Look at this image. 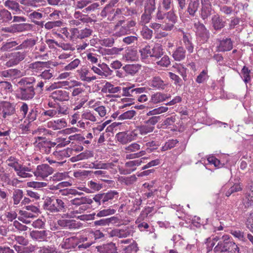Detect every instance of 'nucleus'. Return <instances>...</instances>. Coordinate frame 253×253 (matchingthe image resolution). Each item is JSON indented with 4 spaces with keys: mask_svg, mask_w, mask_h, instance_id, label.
Segmentation results:
<instances>
[{
    "mask_svg": "<svg viewBox=\"0 0 253 253\" xmlns=\"http://www.w3.org/2000/svg\"><path fill=\"white\" fill-rule=\"evenodd\" d=\"M36 43V41L33 39H27L20 44L18 41L7 40L6 42H2V46L0 48V51L1 52H9L13 50H19L31 48Z\"/></svg>",
    "mask_w": 253,
    "mask_h": 253,
    "instance_id": "1",
    "label": "nucleus"
},
{
    "mask_svg": "<svg viewBox=\"0 0 253 253\" xmlns=\"http://www.w3.org/2000/svg\"><path fill=\"white\" fill-rule=\"evenodd\" d=\"M43 209L51 212L66 211L67 206L63 201L55 197L46 198L43 205Z\"/></svg>",
    "mask_w": 253,
    "mask_h": 253,
    "instance_id": "2",
    "label": "nucleus"
},
{
    "mask_svg": "<svg viewBox=\"0 0 253 253\" xmlns=\"http://www.w3.org/2000/svg\"><path fill=\"white\" fill-rule=\"evenodd\" d=\"M213 251L215 253L228 252L231 253H240V249L238 246L229 240L228 235L223 236L222 240L220 241L214 247Z\"/></svg>",
    "mask_w": 253,
    "mask_h": 253,
    "instance_id": "3",
    "label": "nucleus"
},
{
    "mask_svg": "<svg viewBox=\"0 0 253 253\" xmlns=\"http://www.w3.org/2000/svg\"><path fill=\"white\" fill-rule=\"evenodd\" d=\"M139 52L142 59H147L148 57L159 59L163 55V48L159 44H156L153 47L147 45L142 48Z\"/></svg>",
    "mask_w": 253,
    "mask_h": 253,
    "instance_id": "4",
    "label": "nucleus"
},
{
    "mask_svg": "<svg viewBox=\"0 0 253 253\" xmlns=\"http://www.w3.org/2000/svg\"><path fill=\"white\" fill-rule=\"evenodd\" d=\"M118 196V193L115 191H110L107 193H100L95 195L93 199L99 205H108L109 201L113 200L115 196Z\"/></svg>",
    "mask_w": 253,
    "mask_h": 253,
    "instance_id": "5",
    "label": "nucleus"
},
{
    "mask_svg": "<svg viewBox=\"0 0 253 253\" xmlns=\"http://www.w3.org/2000/svg\"><path fill=\"white\" fill-rule=\"evenodd\" d=\"M35 95L34 86H19L17 90L16 97L22 100H29Z\"/></svg>",
    "mask_w": 253,
    "mask_h": 253,
    "instance_id": "6",
    "label": "nucleus"
},
{
    "mask_svg": "<svg viewBox=\"0 0 253 253\" xmlns=\"http://www.w3.org/2000/svg\"><path fill=\"white\" fill-rule=\"evenodd\" d=\"M27 55L26 51H16L9 54V60L7 61L5 65L7 67H10L18 65L21 61L24 60Z\"/></svg>",
    "mask_w": 253,
    "mask_h": 253,
    "instance_id": "7",
    "label": "nucleus"
},
{
    "mask_svg": "<svg viewBox=\"0 0 253 253\" xmlns=\"http://www.w3.org/2000/svg\"><path fill=\"white\" fill-rule=\"evenodd\" d=\"M70 32L71 37L82 40L90 37L93 33V30L89 27H85L83 29L72 28Z\"/></svg>",
    "mask_w": 253,
    "mask_h": 253,
    "instance_id": "8",
    "label": "nucleus"
},
{
    "mask_svg": "<svg viewBox=\"0 0 253 253\" xmlns=\"http://www.w3.org/2000/svg\"><path fill=\"white\" fill-rule=\"evenodd\" d=\"M53 172V169L47 164H42L37 166L36 170L33 173L37 177L42 178L47 177Z\"/></svg>",
    "mask_w": 253,
    "mask_h": 253,
    "instance_id": "9",
    "label": "nucleus"
},
{
    "mask_svg": "<svg viewBox=\"0 0 253 253\" xmlns=\"http://www.w3.org/2000/svg\"><path fill=\"white\" fill-rule=\"evenodd\" d=\"M145 87L134 88V86H129L123 88L122 95L126 96L132 97L130 100H134L137 95L144 91Z\"/></svg>",
    "mask_w": 253,
    "mask_h": 253,
    "instance_id": "10",
    "label": "nucleus"
},
{
    "mask_svg": "<svg viewBox=\"0 0 253 253\" xmlns=\"http://www.w3.org/2000/svg\"><path fill=\"white\" fill-rule=\"evenodd\" d=\"M0 106L2 107V117L6 118L7 116H12L15 112V106L9 102L1 101Z\"/></svg>",
    "mask_w": 253,
    "mask_h": 253,
    "instance_id": "11",
    "label": "nucleus"
},
{
    "mask_svg": "<svg viewBox=\"0 0 253 253\" xmlns=\"http://www.w3.org/2000/svg\"><path fill=\"white\" fill-rule=\"evenodd\" d=\"M211 23L212 28L216 31H220L226 25V22L218 14L211 17Z\"/></svg>",
    "mask_w": 253,
    "mask_h": 253,
    "instance_id": "12",
    "label": "nucleus"
},
{
    "mask_svg": "<svg viewBox=\"0 0 253 253\" xmlns=\"http://www.w3.org/2000/svg\"><path fill=\"white\" fill-rule=\"evenodd\" d=\"M54 101H64L69 99V92L65 89H57L50 96Z\"/></svg>",
    "mask_w": 253,
    "mask_h": 253,
    "instance_id": "13",
    "label": "nucleus"
},
{
    "mask_svg": "<svg viewBox=\"0 0 253 253\" xmlns=\"http://www.w3.org/2000/svg\"><path fill=\"white\" fill-rule=\"evenodd\" d=\"M30 236L34 240L39 242L47 241V232L46 230H33Z\"/></svg>",
    "mask_w": 253,
    "mask_h": 253,
    "instance_id": "14",
    "label": "nucleus"
},
{
    "mask_svg": "<svg viewBox=\"0 0 253 253\" xmlns=\"http://www.w3.org/2000/svg\"><path fill=\"white\" fill-rule=\"evenodd\" d=\"M194 28L196 29V34L199 36L204 39L209 38V31L203 23L198 21L194 23Z\"/></svg>",
    "mask_w": 253,
    "mask_h": 253,
    "instance_id": "15",
    "label": "nucleus"
},
{
    "mask_svg": "<svg viewBox=\"0 0 253 253\" xmlns=\"http://www.w3.org/2000/svg\"><path fill=\"white\" fill-rule=\"evenodd\" d=\"M96 249L100 253H117V248L112 242L98 246Z\"/></svg>",
    "mask_w": 253,
    "mask_h": 253,
    "instance_id": "16",
    "label": "nucleus"
},
{
    "mask_svg": "<svg viewBox=\"0 0 253 253\" xmlns=\"http://www.w3.org/2000/svg\"><path fill=\"white\" fill-rule=\"evenodd\" d=\"M136 134L131 132L129 133L125 132H119L116 135L117 140L123 144H126L133 140Z\"/></svg>",
    "mask_w": 253,
    "mask_h": 253,
    "instance_id": "17",
    "label": "nucleus"
},
{
    "mask_svg": "<svg viewBox=\"0 0 253 253\" xmlns=\"http://www.w3.org/2000/svg\"><path fill=\"white\" fill-rule=\"evenodd\" d=\"M78 73H79L81 79L83 81L90 82L96 79L95 76H90V72L85 67H83L78 70Z\"/></svg>",
    "mask_w": 253,
    "mask_h": 253,
    "instance_id": "18",
    "label": "nucleus"
},
{
    "mask_svg": "<svg viewBox=\"0 0 253 253\" xmlns=\"http://www.w3.org/2000/svg\"><path fill=\"white\" fill-rule=\"evenodd\" d=\"M183 34L182 41L188 52L191 53L194 50V44L192 42V38L189 34L181 31Z\"/></svg>",
    "mask_w": 253,
    "mask_h": 253,
    "instance_id": "19",
    "label": "nucleus"
},
{
    "mask_svg": "<svg viewBox=\"0 0 253 253\" xmlns=\"http://www.w3.org/2000/svg\"><path fill=\"white\" fill-rule=\"evenodd\" d=\"M170 97V95L169 94L168 95L161 92H157L151 95L150 101L153 103L157 104L163 102Z\"/></svg>",
    "mask_w": 253,
    "mask_h": 253,
    "instance_id": "20",
    "label": "nucleus"
},
{
    "mask_svg": "<svg viewBox=\"0 0 253 253\" xmlns=\"http://www.w3.org/2000/svg\"><path fill=\"white\" fill-rule=\"evenodd\" d=\"M78 245V240L74 237L66 239L64 243L61 245L62 248L65 249H75Z\"/></svg>",
    "mask_w": 253,
    "mask_h": 253,
    "instance_id": "21",
    "label": "nucleus"
},
{
    "mask_svg": "<svg viewBox=\"0 0 253 253\" xmlns=\"http://www.w3.org/2000/svg\"><path fill=\"white\" fill-rule=\"evenodd\" d=\"M218 48L220 51H226L231 50L233 48V43L231 39L226 38L221 40Z\"/></svg>",
    "mask_w": 253,
    "mask_h": 253,
    "instance_id": "22",
    "label": "nucleus"
},
{
    "mask_svg": "<svg viewBox=\"0 0 253 253\" xmlns=\"http://www.w3.org/2000/svg\"><path fill=\"white\" fill-rule=\"evenodd\" d=\"M118 217L112 216L109 218H103L99 220H96L94 222V225L95 226H107L109 225L110 223H116L118 222Z\"/></svg>",
    "mask_w": 253,
    "mask_h": 253,
    "instance_id": "23",
    "label": "nucleus"
},
{
    "mask_svg": "<svg viewBox=\"0 0 253 253\" xmlns=\"http://www.w3.org/2000/svg\"><path fill=\"white\" fill-rule=\"evenodd\" d=\"M199 0H189L187 11L191 16H194L199 7Z\"/></svg>",
    "mask_w": 253,
    "mask_h": 253,
    "instance_id": "24",
    "label": "nucleus"
},
{
    "mask_svg": "<svg viewBox=\"0 0 253 253\" xmlns=\"http://www.w3.org/2000/svg\"><path fill=\"white\" fill-rule=\"evenodd\" d=\"M150 84L151 86L158 89H164L167 86V84L159 77H153Z\"/></svg>",
    "mask_w": 253,
    "mask_h": 253,
    "instance_id": "25",
    "label": "nucleus"
},
{
    "mask_svg": "<svg viewBox=\"0 0 253 253\" xmlns=\"http://www.w3.org/2000/svg\"><path fill=\"white\" fill-rule=\"evenodd\" d=\"M250 190L247 192L245 198L243 199V203L245 207L253 206V184L250 185Z\"/></svg>",
    "mask_w": 253,
    "mask_h": 253,
    "instance_id": "26",
    "label": "nucleus"
},
{
    "mask_svg": "<svg viewBox=\"0 0 253 253\" xmlns=\"http://www.w3.org/2000/svg\"><path fill=\"white\" fill-rule=\"evenodd\" d=\"M71 203L75 206H79L85 204H91L92 200L87 197H80V198H74L70 201Z\"/></svg>",
    "mask_w": 253,
    "mask_h": 253,
    "instance_id": "27",
    "label": "nucleus"
},
{
    "mask_svg": "<svg viewBox=\"0 0 253 253\" xmlns=\"http://www.w3.org/2000/svg\"><path fill=\"white\" fill-rule=\"evenodd\" d=\"M48 63L46 62L36 61L29 65V69L34 72H38L42 71L44 67L47 66Z\"/></svg>",
    "mask_w": 253,
    "mask_h": 253,
    "instance_id": "28",
    "label": "nucleus"
},
{
    "mask_svg": "<svg viewBox=\"0 0 253 253\" xmlns=\"http://www.w3.org/2000/svg\"><path fill=\"white\" fill-rule=\"evenodd\" d=\"M186 51L182 46H178L173 52L172 56L175 60L181 61L185 57Z\"/></svg>",
    "mask_w": 253,
    "mask_h": 253,
    "instance_id": "29",
    "label": "nucleus"
},
{
    "mask_svg": "<svg viewBox=\"0 0 253 253\" xmlns=\"http://www.w3.org/2000/svg\"><path fill=\"white\" fill-rule=\"evenodd\" d=\"M12 19L11 13L7 9L0 10V23H9Z\"/></svg>",
    "mask_w": 253,
    "mask_h": 253,
    "instance_id": "30",
    "label": "nucleus"
},
{
    "mask_svg": "<svg viewBox=\"0 0 253 253\" xmlns=\"http://www.w3.org/2000/svg\"><path fill=\"white\" fill-rule=\"evenodd\" d=\"M30 172L33 173L32 169L22 165L21 169L16 173L17 175L22 178H30L33 176V174Z\"/></svg>",
    "mask_w": 253,
    "mask_h": 253,
    "instance_id": "31",
    "label": "nucleus"
},
{
    "mask_svg": "<svg viewBox=\"0 0 253 253\" xmlns=\"http://www.w3.org/2000/svg\"><path fill=\"white\" fill-rule=\"evenodd\" d=\"M124 59L127 61H135L137 59V52L134 49H128L126 50L123 56Z\"/></svg>",
    "mask_w": 253,
    "mask_h": 253,
    "instance_id": "32",
    "label": "nucleus"
},
{
    "mask_svg": "<svg viewBox=\"0 0 253 253\" xmlns=\"http://www.w3.org/2000/svg\"><path fill=\"white\" fill-rule=\"evenodd\" d=\"M137 129L141 135H145L153 132L155 129V126H151L147 124L144 123V125L138 126Z\"/></svg>",
    "mask_w": 253,
    "mask_h": 253,
    "instance_id": "33",
    "label": "nucleus"
},
{
    "mask_svg": "<svg viewBox=\"0 0 253 253\" xmlns=\"http://www.w3.org/2000/svg\"><path fill=\"white\" fill-rule=\"evenodd\" d=\"M4 5L8 8L15 11H20L19 4L14 0H7L4 2Z\"/></svg>",
    "mask_w": 253,
    "mask_h": 253,
    "instance_id": "34",
    "label": "nucleus"
},
{
    "mask_svg": "<svg viewBox=\"0 0 253 253\" xmlns=\"http://www.w3.org/2000/svg\"><path fill=\"white\" fill-rule=\"evenodd\" d=\"M63 24L61 20L48 21L45 23L44 28L47 30H50L56 27H61L63 25Z\"/></svg>",
    "mask_w": 253,
    "mask_h": 253,
    "instance_id": "35",
    "label": "nucleus"
},
{
    "mask_svg": "<svg viewBox=\"0 0 253 253\" xmlns=\"http://www.w3.org/2000/svg\"><path fill=\"white\" fill-rule=\"evenodd\" d=\"M140 69V66L138 64H128L123 67L125 72L130 75H134L137 73Z\"/></svg>",
    "mask_w": 253,
    "mask_h": 253,
    "instance_id": "36",
    "label": "nucleus"
},
{
    "mask_svg": "<svg viewBox=\"0 0 253 253\" xmlns=\"http://www.w3.org/2000/svg\"><path fill=\"white\" fill-rule=\"evenodd\" d=\"M75 222L74 220L59 219L58 221V224L61 227L72 228L75 226Z\"/></svg>",
    "mask_w": 253,
    "mask_h": 253,
    "instance_id": "37",
    "label": "nucleus"
},
{
    "mask_svg": "<svg viewBox=\"0 0 253 253\" xmlns=\"http://www.w3.org/2000/svg\"><path fill=\"white\" fill-rule=\"evenodd\" d=\"M126 153H136L140 149V145L137 143H132L124 148Z\"/></svg>",
    "mask_w": 253,
    "mask_h": 253,
    "instance_id": "38",
    "label": "nucleus"
},
{
    "mask_svg": "<svg viewBox=\"0 0 253 253\" xmlns=\"http://www.w3.org/2000/svg\"><path fill=\"white\" fill-rule=\"evenodd\" d=\"M155 0H147L145 4L144 11L152 13L156 9Z\"/></svg>",
    "mask_w": 253,
    "mask_h": 253,
    "instance_id": "39",
    "label": "nucleus"
},
{
    "mask_svg": "<svg viewBox=\"0 0 253 253\" xmlns=\"http://www.w3.org/2000/svg\"><path fill=\"white\" fill-rule=\"evenodd\" d=\"M23 197V191L21 189H16L13 193V204L18 205Z\"/></svg>",
    "mask_w": 253,
    "mask_h": 253,
    "instance_id": "40",
    "label": "nucleus"
},
{
    "mask_svg": "<svg viewBox=\"0 0 253 253\" xmlns=\"http://www.w3.org/2000/svg\"><path fill=\"white\" fill-rule=\"evenodd\" d=\"M98 66L101 69L102 72H103L102 76L107 77L112 74L113 71L110 69L107 64L105 63L98 64Z\"/></svg>",
    "mask_w": 253,
    "mask_h": 253,
    "instance_id": "41",
    "label": "nucleus"
},
{
    "mask_svg": "<svg viewBox=\"0 0 253 253\" xmlns=\"http://www.w3.org/2000/svg\"><path fill=\"white\" fill-rule=\"evenodd\" d=\"M40 253H60L55 248L52 246H43L40 247L39 250Z\"/></svg>",
    "mask_w": 253,
    "mask_h": 253,
    "instance_id": "42",
    "label": "nucleus"
},
{
    "mask_svg": "<svg viewBox=\"0 0 253 253\" xmlns=\"http://www.w3.org/2000/svg\"><path fill=\"white\" fill-rule=\"evenodd\" d=\"M211 14V7H202L201 17L204 20L207 19Z\"/></svg>",
    "mask_w": 253,
    "mask_h": 253,
    "instance_id": "43",
    "label": "nucleus"
},
{
    "mask_svg": "<svg viewBox=\"0 0 253 253\" xmlns=\"http://www.w3.org/2000/svg\"><path fill=\"white\" fill-rule=\"evenodd\" d=\"M156 60V63L162 67H168L170 63L169 58L167 55L163 56L160 60Z\"/></svg>",
    "mask_w": 253,
    "mask_h": 253,
    "instance_id": "44",
    "label": "nucleus"
},
{
    "mask_svg": "<svg viewBox=\"0 0 253 253\" xmlns=\"http://www.w3.org/2000/svg\"><path fill=\"white\" fill-rule=\"evenodd\" d=\"M141 35L144 39L150 40L152 38L153 35V31L147 27H143L141 31Z\"/></svg>",
    "mask_w": 253,
    "mask_h": 253,
    "instance_id": "45",
    "label": "nucleus"
},
{
    "mask_svg": "<svg viewBox=\"0 0 253 253\" xmlns=\"http://www.w3.org/2000/svg\"><path fill=\"white\" fill-rule=\"evenodd\" d=\"M161 119V116H155L150 117L148 119L145 120L144 123L147 124L151 126H155V125Z\"/></svg>",
    "mask_w": 253,
    "mask_h": 253,
    "instance_id": "46",
    "label": "nucleus"
},
{
    "mask_svg": "<svg viewBox=\"0 0 253 253\" xmlns=\"http://www.w3.org/2000/svg\"><path fill=\"white\" fill-rule=\"evenodd\" d=\"M116 210L113 209H104L99 211L96 214L97 217H103L113 214L115 213Z\"/></svg>",
    "mask_w": 253,
    "mask_h": 253,
    "instance_id": "47",
    "label": "nucleus"
},
{
    "mask_svg": "<svg viewBox=\"0 0 253 253\" xmlns=\"http://www.w3.org/2000/svg\"><path fill=\"white\" fill-rule=\"evenodd\" d=\"M54 72V70L52 68L48 70H45L41 73V74L40 75V76L43 79L49 80L53 77Z\"/></svg>",
    "mask_w": 253,
    "mask_h": 253,
    "instance_id": "48",
    "label": "nucleus"
},
{
    "mask_svg": "<svg viewBox=\"0 0 253 253\" xmlns=\"http://www.w3.org/2000/svg\"><path fill=\"white\" fill-rule=\"evenodd\" d=\"M80 60L79 59L76 58L70 62L69 64L66 65L64 67V69L66 71L72 70L77 68L80 64Z\"/></svg>",
    "mask_w": 253,
    "mask_h": 253,
    "instance_id": "49",
    "label": "nucleus"
},
{
    "mask_svg": "<svg viewBox=\"0 0 253 253\" xmlns=\"http://www.w3.org/2000/svg\"><path fill=\"white\" fill-rule=\"evenodd\" d=\"M27 184L28 187L36 189L44 187L47 185V183L46 182L36 181L29 182H27Z\"/></svg>",
    "mask_w": 253,
    "mask_h": 253,
    "instance_id": "50",
    "label": "nucleus"
},
{
    "mask_svg": "<svg viewBox=\"0 0 253 253\" xmlns=\"http://www.w3.org/2000/svg\"><path fill=\"white\" fill-rule=\"evenodd\" d=\"M151 14V13H148L144 11L141 17L140 24L142 25L149 22L152 18Z\"/></svg>",
    "mask_w": 253,
    "mask_h": 253,
    "instance_id": "51",
    "label": "nucleus"
},
{
    "mask_svg": "<svg viewBox=\"0 0 253 253\" xmlns=\"http://www.w3.org/2000/svg\"><path fill=\"white\" fill-rule=\"evenodd\" d=\"M158 144L157 142L154 141H152L147 142L145 144L146 151L148 153H150L157 149Z\"/></svg>",
    "mask_w": 253,
    "mask_h": 253,
    "instance_id": "52",
    "label": "nucleus"
},
{
    "mask_svg": "<svg viewBox=\"0 0 253 253\" xmlns=\"http://www.w3.org/2000/svg\"><path fill=\"white\" fill-rule=\"evenodd\" d=\"M136 114V112L134 110L127 111L119 116L121 119H130L133 117Z\"/></svg>",
    "mask_w": 253,
    "mask_h": 253,
    "instance_id": "53",
    "label": "nucleus"
},
{
    "mask_svg": "<svg viewBox=\"0 0 253 253\" xmlns=\"http://www.w3.org/2000/svg\"><path fill=\"white\" fill-rule=\"evenodd\" d=\"M231 234L236 238L244 242L247 241L246 238L244 236V232L240 230L232 231Z\"/></svg>",
    "mask_w": 253,
    "mask_h": 253,
    "instance_id": "54",
    "label": "nucleus"
},
{
    "mask_svg": "<svg viewBox=\"0 0 253 253\" xmlns=\"http://www.w3.org/2000/svg\"><path fill=\"white\" fill-rule=\"evenodd\" d=\"M93 157V153L89 151H86L78 155L77 159L80 160H85Z\"/></svg>",
    "mask_w": 253,
    "mask_h": 253,
    "instance_id": "55",
    "label": "nucleus"
},
{
    "mask_svg": "<svg viewBox=\"0 0 253 253\" xmlns=\"http://www.w3.org/2000/svg\"><path fill=\"white\" fill-rule=\"evenodd\" d=\"M250 70L246 66H244L242 70V72L243 74V77L244 78V82L247 83L249 82L251 80V77L250 76Z\"/></svg>",
    "mask_w": 253,
    "mask_h": 253,
    "instance_id": "56",
    "label": "nucleus"
},
{
    "mask_svg": "<svg viewBox=\"0 0 253 253\" xmlns=\"http://www.w3.org/2000/svg\"><path fill=\"white\" fill-rule=\"evenodd\" d=\"M207 71L203 70L201 73L197 76L196 79V82L199 84L203 83L207 79Z\"/></svg>",
    "mask_w": 253,
    "mask_h": 253,
    "instance_id": "57",
    "label": "nucleus"
},
{
    "mask_svg": "<svg viewBox=\"0 0 253 253\" xmlns=\"http://www.w3.org/2000/svg\"><path fill=\"white\" fill-rule=\"evenodd\" d=\"M247 227L253 233V212L251 213L246 222Z\"/></svg>",
    "mask_w": 253,
    "mask_h": 253,
    "instance_id": "58",
    "label": "nucleus"
},
{
    "mask_svg": "<svg viewBox=\"0 0 253 253\" xmlns=\"http://www.w3.org/2000/svg\"><path fill=\"white\" fill-rule=\"evenodd\" d=\"M106 86L108 88V92L111 93H115L120 91L121 87L120 86L114 87L110 83L106 84Z\"/></svg>",
    "mask_w": 253,
    "mask_h": 253,
    "instance_id": "59",
    "label": "nucleus"
},
{
    "mask_svg": "<svg viewBox=\"0 0 253 253\" xmlns=\"http://www.w3.org/2000/svg\"><path fill=\"white\" fill-rule=\"evenodd\" d=\"M138 38L136 36H130L126 37L123 39V42L127 44H129L137 41Z\"/></svg>",
    "mask_w": 253,
    "mask_h": 253,
    "instance_id": "60",
    "label": "nucleus"
},
{
    "mask_svg": "<svg viewBox=\"0 0 253 253\" xmlns=\"http://www.w3.org/2000/svg\"><path fill=\"white\" fill-rule=\"evenodd\" d=\"M14 240L18 244L23 246H27L28 244V241L23 236H15Z\"/></svg>",
    "mask_w": 253,
    "mask_h": 253,
    "instance_id": "61",
    "label": "nucleus"
},
{
    "mask_svg": "<svg viewBox=\"0 0 253 253\" xmlns=\"http://www.w3.org/2000/svg\"><path fill=\"white\" fill-rule=\"evenodd\" d=\"M29 16L30 18L32 20V21L34 22V21H36V19H41L42 17V14L41 13L37 11H34L31 13L29 14Z\"/></svg>",
    "mask_w": 253,
    "mask_h": 253,
    "instance_id": "62",
    "label": "nucleus"
},
{
    "mask_svg": "<svg viewBox=\"0 0 253 253\" xmlns=\"http://www.w3.org/2000/svg\"><path fill=\"white\" fill-rule=\"evenodd\" d=\"M166 15V18L169 21L171 22L172 23H175L176 20V16L174 13L173 11H169L168 12Z\"/></svg>",
    "mask_w": 253,
    "mask_h": 253,
    "instance_id": "63",
    "label": "nucleus"
},
{
    "mask_svg": "<svg viewBox=\"0 0 253 253\" xmlns=\"http://www.w3.org/2000/svg\"><path fill=\"white\" fill-rule=\"evenodd\" d=\"M129 33V31L128 30V29L125 26H123L120 28L119 31L116 32L115 35L116 36L120 37L128 34Z\"/></svg>",
    "mask_w": 253,
    "mask_h": 253,
    "instance_id": "64",
    "label": "nucleus"
}]
</instances>
